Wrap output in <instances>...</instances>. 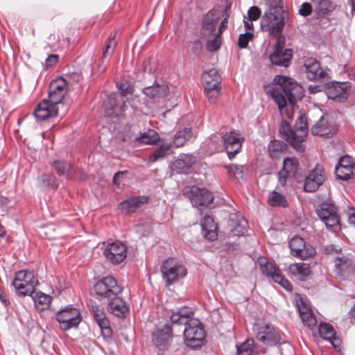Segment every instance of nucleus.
I'll return each mask as SVG.
<instances>
[{"label":"nucleus","instance_id":"nucleus-1","mask_svg":"<svg viewBox=\"0 0 355 355\" xmlns=\"http://www.w3.org/2000/svg\"><path fill=\"white\" fill-rule=\"evenodd\" d=\"M273 83L275 85L266 88V93L273 99L282 113L286 111L287 103L293 107L304 96L303 87L290 77L277 75Z\"/></svg>","mask_w":355,"mask_h":355},{"label":"nucleus","instance_id":"nucleus-2","mask_svg":"<svg viewBox=\"0 0 355 355\" xmlns=\"http://www.w3.org/2000/svg\"><path fill=\"white\" fill-rule=\"evenodd\" d=\"M193 315V309L182 306L174 311L170 317L173 324L184 325L185 344L193 349L201 347L205 338V331L201 322L194 318Z\"/></svg>","mask_w":355,"mask_h":355},{"label":"nucleus","instance_id":"nucleus-3","mask_svg":"<svg viewBox=\"0 0 355 355\" xmlns=\"http://www.w3.org/2000/svg\"><path fill=\"white\" fill-rule=\"evenodd\" d=\"M120 94H111L104 101L105 115L110 118L123 116L127 105L124 96L133 92V87L128 81L117 83Z\"/></svg>","mask_w":355,"mask_h":355},{"label":"nucleus","instance_id":"nucleus-4","mask_svg":"<svg viewBox=\"0 0 355 355\" xmlns=\"http://www.w3.org/2000/svg\"><path fill=\"white\" fill-rule=\"evenodd\" d=\"M286 13L283 7L268 8L261 19V28L270 35H281L285 25Z\"/></svg>","mask_w":355,"mask_h":355},{"label":"nucleus","instance_id":"nucleus-5","mask_svg":"<svg viewBox=\"0 0 355 355\" xmlns=\"http://www.w3.org/2000/svg\"><path fill=\"white\" fill-rule=\"evenodd\" d=\"M38 281L33 271L21 270L15 272L12 285L17 295L26 296L31 295Z\"/></svg>","mask_w":355,"mask_h":355},{"label":"nucleus","instance_id":"nucleus-6","mask_svg":"<svg viewBox=\"0 0 355 355\" xmlns=\"http://www.w3.org/2000/svg\"><path fill=\"white\" fill-rule=\"evenodd\" d=\"M317 214L327 229L334 233L340 230L336 207L332 203L324 202L317 209Z\"/></svg>","mask_w":355,"mask_h":355},{"label":"nucleus","instance_id":"nucleus-7","mask_svg":"<svg viewBox=\"0 0 355 355\" xmlns=\"http://www.w3.org/2000/svg\"><path fill=\"white\" fill-rule=\"evenodd\" d=\"M257 339L266 345H275L281 342L282 334L271 324L258 322L254 327Z\"/></svg>","mask_w":355,"mask_h":355},{"label":"nucleus","instance_id":"nucleus-8","mask_svg":"<svg viewBox=\"0 0 355 355\" xmlns=\"http://www.w3.org/2000/svg\"><path fill=\"white\" fill-rule=\"evenodd\" d=\"M94 289L98 296L107 299L117 296L122 292V288L116 279L111 275L104 277L96 282Z\"/></svg>","mask_w":355,"mask_h":355},{"label":"nucleus","instance_id":"nucleus-9","mask_svg":"<svg viewBox=\"0 0 355 355\" xmlns=\"http://www.w3.org/2000/svg\"><path fill=\"white\" fill-rule=\"evenodd\" d=\"M161 272L167 285H171L178 281L187 273L185 267L172 258L166 259L163 263Z\"/></svg>","mask_w":355,"mask_h":355},{"label":"nucleus","instance_id":"nucleus-10","mask_svg":"<svg viewBox=\"0 0 355 355\" xmlns=\"http://www.w3.org/2000/svg\"><path fill=\"white\" fill-rule=\"evenodd\" d=\"M55 320L62 330L67 331L77 327L82 320V317L78 309L68 306L56 313Z\"/></svg>","mask_w":355,"mask_h":355},{"label":"nucleus","instance_id":"nucleus-11","mask_svg":"<svg viewBox=\"0 0 355 355\" xmlns=\"http://www.w3.org/2000/svg\"><path fill=\"white\" fill-rule=\"evenodd\" d=\"M184 193L189 198L193 207L207 206L214 200L212 193L196 186L185 188Z\"/></svg>","mask_w":355,"mask_h":355},{"label":"nucleus","instance_id":"nucleus-12","mask_svg":"<svg viewBox=\"0 0 355 355\" xmlns=\"http://www.w3.org/2000/svg\"><path fill=\"white\" fill-rule=\"evenodd\" d=\"M350 85L348 82L333 81L327 85L325 92L329 98L337 102H345L349 95Z\"/></svg>","mask_w":355,"mask_h":355},{"label":"nucleus","instance_id":"nucleus-13","mask_svg":"<svg viewBox=\"0 0 355 355\" xmlns=\"http://www.w3.org/2000/svg\"><path fill=\"white\" fill-rule=\"evenodd\" d=\"M244 140V137L234 130L227 132L222 137L223 146L230 159H232L240 152Z\"/></svg>","mask_w":355,"mask_h":355},{"label":"nucleus","instance_id":"nucleus-14","mask_svg":"<svg viewBox=\"0 0 355 355\" xmlns=\"http://www.w3.org/2000/svg\"><path fill=\"white\" fill-rule=\"evenodd\" d=\"M289 248L293 256L301 259L312 257L315 254V249L309 244H306L300 236H294L289 241Z\"/></svg>","mask_w":355,"mask_h":355},{"label":"nucleus","instance_id":"nucleus-15","mask_svg":"<svg viewBox=\"0 0 355 355\" xmlns=\"http://www.w3.org/2000/svg\"><path fill=\"white\" fill-rule=\"evenodd\" d=\"M127 247L120 241L108 243L103 251L106 259L113 264L122 262L127 257Z\"/></svg>","mask_w":355,"mask_h":355},{"label":"nucleus","instance_id":"nucleus-16","mask_svg":"<svg viewBox=\"0 0 355 355\" xmlns=\"http://www.w3.org/2000/svg\"><path fill=\"white\" fill-rule=\"evenodd\" d=\"M325 180V173L323 168L317 165L311 170L304 180V189L307 192H314Z\"/></svg>","mask_w":355,"mask_h":355},{"label":"nucleus","instance_id":"nucleus-17","mask_svg":"<svg viewBox=\"0 0 355 355\" xmlns=\"http://www.w3.org/2000/svg\"><path fill=\"white\" fill-rule=\"evenodd\" d=\"M220 19L219 13L215 10L208 11L202 17L200 33L205 38L216 34Z\"/></svg>","mask_w":355,"mask_h":355},{"label":"nucleus","instance_id":"nucleus-18","mask_svg":"<svg viewBox=\"0 0 355 355\" xmlns=\"http://www.w3.org/2000/svg\"><path fill=\"white\" fill-rule=\"evenodd\" d=\"M58 104L48 98L44 99L37 105L33 114L38 120L44 121L55 117L58 115Z\"/></svg>","mask_w":355,"mask_h":355},{"label":"nucleus","instance_id":"nucleus-19","mask_svg":"<svg viewBox=\"0 0 355 355\" xmlns=\"http://www.w3.org/2000/svg\"><path fill=\"white\" fill-rule=\"evenodd\" d=\"M67 92V83L62 77L51 81L49 85V99L54 103H60Z\"/></svg>","mask_w":355,"mask_h":355},{"label":"nucleus","instance_id":"nucleus-20","mask_svg":"<svg viewBox=\"0 0 355 355\" xmlns=\"http://www.w3.org/2000/svg\"><path fill=\"white\" fill-rule=\"evenodd\" d=\"M299 130L302 133L300 135L293 131L287 123H282L280 128V132L284 134L285 139L298 150L301 148V143L304 140L306 127L304 125L299 128Z\"/></svg>","mask_w":355,"mask_h":355},{"label":"nucleus","instance_id":"nucleus-21","mask_svg":"<svg viewBox=\"0 0 355 355\" xmlns=\"http://www.w3.org/2000/svg\"><path fill=\"white\" fill-rule=\"evenodd\" d=\"M354 168L355 164L353 159L350 156L345 155L340 158L335 173L338 179L347 180L354 174Z\"/></svg>","mask_w":355,"mask_h":355},{"label":"nucleus","instance_id":"nucleus-22","mask_svg":"<svg viewBox=\"0 0 355 355\" xmlns=\"http://www.w3.org/2000/svg\"><path fill=\"white\" fill-rule=\"evenodd\" d=\"M53 166L60 175H64L69 179H85L86 175L80 170L76 168L69 163L64 160H55Z\"/></svg>","mask_w":355,"mask_h":355},{"label":"nucleus","instance_id":"nucleus-23","mask_svg":"<svg viewBox=\"0 0 355 355\" xmlns=\"http://www.w3.org/2000/svg\"><path fill=\"white\" fill-rule=\"evenodd\" d=\"M172 337L171 327L165 324L162 329L153 333V341L159 350H164L170 346Z\"/></svg>","mask_w":355,"mask_h":355},{"label":"nucleus","instance_id":"nucleus-24","mask_svg":"<svg viewBox=\"0 0 355 355\" xmlns=\"http://www.w3.org/2000/svg\"><path fill=\"white\" fill-rule=\"evenodd\" d=\"M94 318L101 329L105 336H110L112 334V329L110 327V320L106 316L103 307L98 304L92 305Z\"/></svg>","mask_w":355,"mask_h":355},{"label":"nucleus","instance_id":"nucleus-25","mask_svg":"<svg viewBox=\"0 0 355 355\" xmlns=\"http://www.w3.org/2000/svg\"><path fill=\"white\" fill-rule=\"evenodd\" d=\"M169 92L168 83L164 81H155L151 86L144 87L143 93L150 98L159 99L167 96Z\"/></svg>","mask_w":355,"mask_h":355},{"label":"nucleus","instance_id":"nucleus-26","mask_svg":"<svg viewBox=\"0 0 355 355\" xmlns=\"http://www.w3.org/2000/svg\"><path fill=\"white\" fill-rule=\"evenodd\" d=\"M107 304L108 311L119 318H125L129 312V306L121 297L114 296L110 298Z\"/></svg>","mask_w":355,"mask_h":355},{"label":"nucleus","instance_id":"nucleus-27","mask_svg":"<svg viewBox=\"0 0 355 355\" xmlns=\"http://www.w3.org/2000/svg\"><path fill=\"white\" fill-rule=\"evenodd\" d=\"M311 132L314 135L320 137H331L336 132V128L329 123L324 116L312 127Z\"/></svg>","mask_w":355,"mask_h":355},{"label":"nucleus","instance_id":"nucleus-28","mask_svg":"<svg viewBox=\"0 0 355 355\" xmlns=\"http://www.w3.org/2000/svg\"><path fill=\"white\" fill-rule=\"evenodd\" d=\"M148 198L146 196L132 197L121 202L119 208L121 211L125 213H133L139 208L141 205L147 202Z\"/></svg>","mask_w":355,"mask_h":355},{"label":"nucleus","instance_id":"nucleus-29","mask_svg":"<svg viewBox=\"0 0 355 355\" xmlns=\"http://www.w3.org/2000/svg\"><path fill=\"white\" fill-rule=\"evenodd\" d=\"M200 225L204 237L210 241L216 239L218 236L216 231L217 225L212 217L205 216L201 220Z\"/></svg>","mask_w":355,"mask_h":355},{"label":"nucleus","instance_id":"nucleus-30","mask_svg":"<svg viewBox=\"0 0 355 355\" xmlns=\"http://www.w3.org/2000/svg\"><path fill=\"white\" fill-rule=\"evenodd\" d=\"M291 276L304 281L311 273L310 265L304 262L292 263L288 267Z\"/></svg>","mask_w":355,"mask_h":355},{"label":"nucleus","instance_id":"nucleus-31","mask_svg":"<svg viewBox=\"0 0 355 355\" xmlns=\"http://www.w3.org/2000/svg\"><path fill=\"white\" fill-rule=\"evenodd\" d=\"M116 33L112 32L107 39L105 49L103 51L102 57L101 58V64L106 65L110 64L108 62L113 55L117 44L116 41Z\"/></svg>","mask_w":355,"mask_h":355},{"label":"nucleus","instance_id":"nucleus-32","mask_svg":"<svg viewBox=\"0 0 355 355\" xmlns=\"http://www.w3.org/2000/svg\"><path fill=\"white\" fill-rule=\"evenodd\" d=\"M292 50L290 49L284 51H274L270 58L273 64L282 67H288L292 58Z\"/></svg>","mask_w":355,"mask_h":355},{"label":"nucleus","instance_id":"nucleus-33","mask_svg":"<svg viewBox=\"0 0 355 355\" xmlns=\"http://www.w3.org/2000/svg\"><path fill=\"white\" fill-rule=\"evenodd\" d=\"M202 81L204 87H217L220 85L221 76L216 68H209L202 73Z\"/></svg>","mask_w":355,"mask_h":355},{"label":"nucleus","instance_id":"nucleus-34","mask_svg":"<svg viewBox=\"0 0 355 355\" xmlns=\"http://www.w3.org/2000/svg\"><path fill=\"white\" fill-rule=\"evenodd\" d=\"M298 311L303 324L312 329L316 326L317 320L313 315L312 310L308 307L303 302L298 305Z\"/></svg>","mask_w":355,"mask_h":355},{"label":"nucleus","instance_id":"nucleus-35","mask_svg":"<svg viewBox=\"0 0 355 355\" xmlns=\"http://www.w3.org/2000/svg\"><path fill=\"white\" fill-rule=\"evenodd\" d=\"M228 226L232 236H243L247 230L248 221L243 217L236 216V219H230Z\"/></svg>","mask_w":355,"mask_h":355},{"label":"nucleus","instance_id":"nucleus-36","mask_svg":"<svg viewBox=\"0 0 355 355\" xmlns=\"http://www.w3.org/2000/svg\"><path fill=\"white\" fill-rule=\"evenodd\" d=\"M196 161V157L191 154L180 155L174 162V166L178 173H187Z\"/></svg>","mask_w":355,"mask_h":355},{"label":"nucleus","instance_id":"nucleus-37","mask_svg":"<svg viewBox=\"0 0 355 355\" xmlns=\"http://www.w3.org/2000/svg\"><path fill=\"white\" fill-rule=\"evenodd\" d=\"M314 10L318 16H324L335 9V5L330 0H311Z\"/></svg>","mask_w":355,"mask_h":355},{"label":"nucleus","instance_id":"nucleus-38","mask_svg":"<svg viewBox=\"0 0 355 355\" xmlns=\"http://www.w3.org/2000/svg\"><path fill=\"white\" fill-rule=\"evenodd\" d=\"M195 134L191 128H184L178 130L173 137V146L175 147L182 146L187 141L194 138Z\"/></svg>","mask_w":355,"mask_h":355},{"label":"nucleus","instance_id":"nucleus-39","mask_svg":"<svg viewBox=\"0 0 355 355\" xmlns=\"http://www.w3.org/2000/svg\"><path fill=\"white\" fill-rule=\"evenodd\" d=\"M31 295L37 309L40 311H44L49 308L51 302V297L50 295L43 293L40 291H33Z\"/></svg>","mask_w":355,"mask_h":355},{"label":"nucleus","instance_id":"nucleus-40","mask_svg":"<svg viewBox=\"0 0 355 355\" xmlns=\"http://www.w3.org/2000/svg\"><path fill=\"white\" fill-rule=\"evenodd\" d=\"M268 203L271 207H281L286 208L288 206V203L285 196L276 191L270 192L268 197Z\"/></svg>","mask_w":355,"mask_h":355},{"label":"nucleus","instance_id":"nucleus-41","mask_svg":"<svg viewBox=\"0 0 355 355\" xmlns=\"http://www.w3.org/2000/svg\"><path fill=\"white\" fill-rule=\"evenodd\" d=\"M172 146L171 143L162 142L159 147L149 156L150 162H155L160 159H163L170 153Z\"/></svg>","mask_w":355,"mask_h":355},{"label":"nucleus","instance_id":"nucleus-42","mask_svg":"<svg viewBox=\"0 0 355 355\" xmlns=\"http://www.w3.org/2000/svg\"><path fill=\"white\" fill-rule=\"evenodd\" d=\"M306 77L313 81H322L328 78V73L324 68H305Z\"/></svg>","mask_w":355,"mask_h":355},{"label":"nucleus","instance_id":"nucleus-43","mask_svg":"<svg viewBox=\"0 0 355 355\" xmlns=\"http://www.w3.org/2000/svg\"><path fill=\"white\" fill-rule=\"evenodd\" d=\"M159 140V136L153 130H148L136 137V141L144 144H154Z\"/></svg>","mask_w":355,"mask_h":355},{"label":"nucleus","instance_id":"nucleus-44","mask_svg":"<svg viewBox=\"0 0 355 355\" xmlns=\"http://www.w3.org/2000/svg\"><path fill=\"white\" fill-rule=\"evenodd\" d=\"M299 162L295 157H287L284 159L282 171H285L288 174L294 175L297 171Z\"/></svg>","mask_w":355,"mask_h":355},{"label":"nucleus","instance_id":"nucleus-45","mask_svg":"<svg viewBox=\"0 0 355 355\" xmlns=\"http://www.w3.org/2000/svg\"><path fill=\"white\" fill-rule=\"evenodd\" d=\"M257 263L261 272L266 276L270 277L276 270L274 265L270 263L265 257H259Z\"/></svg>","mask_w":355,"mask_h":355},{"label":"nucleus","instance_id":"nucleus-46","mask_svg":"<svg viewBox=\"0 0 355 355\" xmlns=\"http://www.w3.org/2000/svg\"><path fill=\"white\" fill-rule=\"evenodd\" d=\"M318 331L320 336L327 340L332 338V337L336 335L335 330L332 325L327 322L321 323L319 325Z\"/></svg>","mask_w":355,"mask_h":355},{"label":"nucleus","instance_id":"nucleus-47","mask_svg":"<svg viewBox=\"0 0 355 355\" xmlns=\"http://www.w3.org/2000/svg\"><path fill=\"white\" fill-rule=\"evenodd\" d=\"M254 340L248 339L237 346V355H251L253 352Z\"/></svg>","mask_w":355,"mask_h":355},{"label":"nucleus","instance_id":"nucleus-48","mask_svg":"<svg viewBox=\"0 0 355 355\" xmlns=\"http://www.w3.org/2000/svg\"><path fill=\"white\" fill-rule=\"evenodd\" d=\"M205 94L211 103H214L218 97L220 92V85L217 87H204Z\"/></svg>","mask_w":355,"mask_h":355},{"label":"nucleus","instance_id":"nucleus-49","mask_svg":"<svg viewBox=\"0 0 355 355\" xmlns=\"http://www.w3.org/2000/svg\"><path fill=\"white\" fill-rule=\"evenodd\" d=\"M44 234L48 239H55L61 236L60 228L51 224L44 227Z\"/></svg>","mask_w":355,"mask_h":355},{"label":"nucleus","instance_id":"nucleus-50","mask_svg":"<svg viewBox=\"0 0 355 355\" xmlns=\"http://www.w3.org/2000/svg\"><path fill=\"white\" fill-rule=\"evenodd\" d=\"M213 36L214 37L207 40L206 43V49L209 52L217 51L221 46V36L217 34H214Z\"/></svg>","mask_w":355,"mask_h":355},{"label":"nucleus","instance_id":"nucleus-51","mask_svg":"<svg viewBox=\"0 0 355 355\" xmlns=\"http://www.w3.org/2000/svg\"><path fill=\"white\" fill-rule=\"evenodd\" d=\"M230 175L235 178H242L244 173V166L231 164L226 167Z\"/></svg>","mask_w":355,"mask_h":355},{"label":"nucleus","instance_id":"nucleus-52","mask_svg":"<svg viewBox=\"0 0 355 355\" xmlns=\"http://www.w3.org/2000/svg\"><path fill=\"white\" fill-rule=\"evenodd\" d=\"M268 149L270 157L277 158L283 150L284 146L279 141H274L270 144Z\"/></svg>","mask_w":355,"mask_h":355},{"label":"nucleus","instance_id":"nucleus-53","mask_svg":"<svg viewBox=\"0 0 355 355\" xmlns=\"http://www.w3.org/2000/svg\"><path fill=\"white\" fill-rule=\"evenodd\" d=\"M335 264L340 272L344 271L352 266V261L345 257H337Z\"/></svg>","mask_w":355,"mask_h":355},{"label":"nucleus","instance_id":"nucleus-54","mask_svg":"<svg viewBox=\"0 0 355 355\" xmlns=\"http://www.w3.org/2000/svg\"><path fill=\"white\" fill-rule=\"evenodd\" d=\"M279 349L282 355H293L294 349L288 342L279 343Z\"/></svg>","mask_w":355,"mask_h":355},{"label":"nucleus","instance_id":"nucleus-55","mask_svg":"<svg viewBox=\"0 0 355 355\" xmlns=\"http://www.w3.org/2000/svg\"><path fill=\"white\" fill-rule=\"evenodd\" d=\"M252 33L250 32H246L243 34H240L239 37L238 45L241 49L246 48L248 45L250 37H252Z\"/></svg>","mask_w":355,"mask_h":355},{"label":"nucleus","instance_id":"nucleus-56","mask_svg":"<svg viewBox=\"0 0 355 355\" xmlns=\"http://www.w3.org/2000/svg\"><path fill=\"white\" fill-rule=\"evenodd\" d=\"M220 141V137L215 135L211 136L207 141L208 148L211 151H217L218 150V142Z\"/></svg>","mask_w":355,"mask_h":355},{"label":"nucleus","instance_id":"nucleus-57","mask_svg":"<svg viewBox=\"0 0 355 355\" xmlns=\"http://www.w3.org/2000/svg\"><path fill=\"white\" fill-rule=\"evenodd\" d=\"M261 14L260 8L257 6H252L248 11V19L250 20H257Z\"/></svg>","mask_w":355,"mask_h":355},{"label":"nucleus","instance_id":"nucleus-58","mask_svg":"<svg viewBox=\"0 0 355 355\" xmlns=\"http://www.w3.org/2000/svg\"><path fill=\"white\" fill-rule=\"evenodd\" d=\"M313 10L312 3H309L307 2L303 3L299 9V13L302 16L307 17L311 14Z\"/></svg>","mask_w":355,"mask_h":355},{"label":"nucleus","instance_id":"nucleus-59","mask_svg":"<svg viewBox=\"0 0 355 355\" xmlns=\"http://www.w3.org/2000/svg\"><path fill=\"white\" fill-rule=\"evenodd\" d=\"M291 175L286 171L281 170L278 173V184L282 187L286 184L287 178Z\"/></svg>","mask_w":355,"mask_h":355},{"label":"nucleus","instance_id":"nucleus-60","mask_svg":"<svg viewBox=\"0 0 355 355\" xmlns=\"http://www.w3.org/2000/svg\"><path fill=\"white\" fill-rule=\"evenodd\" d=\"M59 60V55L55 54H52L49 55V57L45 60V67H53L58 64Z\"/></svg>","mask_w":355,"mask_h":355},{"label":"nucleus","instance_id":"nucleus-61","mask_svg":"<svg viewBox=\"0 0 355 355\" xmlns=\"http://www.w3.org/2000/svg\"><path fill=\"white\" fill-rule=\"evenodd\" d=\"M268 8L283 7L282 0H262Z\"/></svg>","mask_w":355,"mask_h":355},{"label":"nucleus","instance_id":"nucleus-62","mask_svg":"<svg viewBox=\"0 0 355 355\" xmlns=\"http://www.w3.org/2000/svg\"><path fill=\"white\" fill-rule=\"evenodd\" d=\"M328 341L330 342L336 350L340 351L341 340L336 337V335L332 338L329 339Z\"/></svg>","mask_w":355,"mask_h":355},{"label":"nucleus","instance_id":"nucleus-63","mask_svg":"<svg viewBox=\"0 0 355 355\" xmlns=\"http://www.w3.org/2000/svg\"><path fill=\"white\" fill-rule=\"evenodd\" d=\"M270 277L274 280L275 282L277 284H280L282 282L283 279L285 278L279 271L277 270L272 275L270 276Z\"/></svg>","mask_w":355,"mask_h":355},{"label":"nucleus","instance_id":"nucleus-64","mask_svg":"<svg viewBox=\"0 0 355 355\" xmlns=\"http://www.w3.org/2000/svg\"><path fill=\"white\" fill-rule=\"evenodd\" d=\"M275 36L277 37V41L274 51H283L284 45V39L281 37V35Z\"/></svg>","mask_w":355,"mask_h":355}]
</instances>
